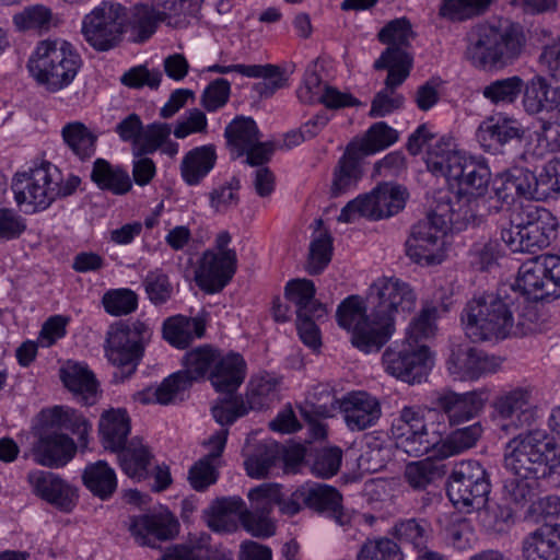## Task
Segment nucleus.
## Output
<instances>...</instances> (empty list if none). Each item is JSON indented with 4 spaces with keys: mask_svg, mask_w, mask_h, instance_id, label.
<instances>
[{
    "mask_svg": "<svg viewBox=\"0 0 560 560\" xmlns=\"http://www.w3.org/2000/svg\"><path fill=\"white\" fill-rule=\"evenodd\" d=\"M486 469L477 460L457 463L447 482V497L459 510H479L486 505L490 493Z\"/></svg>",
    "mask_w": 560,
    "mask_h": 560,
    "instance_id": "nucleus-12",
    "label": "nucleus"
},
{
    "mask_svg": "<svg viewBox=\"0 0 560 560\" xmlns=\"http://www.w3.org/2000/svg\"><path fill=\"white\" fill-rule=\"evenodd\" d=\"M65 143L80 160H89L95 154L97 137L82 122H68L61 129Z\"/></svg>",
    "mask_w": 560,
    "mask_h": 560,
    "instance_id": "nucleus-53",
    "label": "nucleus"
},
{
    "mask_svg": "<svg viewBox=\"0 0 560 560\" xmlns=\"http://www.w3.org/2000/svg\"><path fill=\"white\" fill-rule=\"evenodd\" d=\"M493 408L500 418L516 427L528 423L533 418L532 392L521 387L505 392L495 399Z\"/></svg>",
    "mask_w": 560,
    "mask_h": 560,
    "instance_id": "nucleus-39",
    "label": "nucleus"
},
{
    "mask_svg": "<svg viewBox=\"0 0 560 560\" xmlns=\"http://www.w3.org/2000/svg\"><path fill=\"white\" fill-rule=\"evenodd\" d=\"M125 8L118 3L102 2L82 20V35L97 51L115 48L124 33Z\"/></svg>",
    "mask_w": 560,
    "mask_h": 560,
    "instance_id": "nucleus-16",
    "label": "nucleus"
},
{
    "mask_svg": "<svg viewBox=\"0 0 560 560\" xmlns=\"http://www.w3.org/2000/svg\"><path fill=\"white\" fill-rule=\"evenodd\" d=\"M378 40L388 47L375 60L374 69L384 70L392 66L399 67V60L406 56L409 60L408 71L412 68V56L408 51L413 32L410 22L405 19H395L388 22L378 33Z\"/></svg>",
    "mask_w": 560,
    "mask_h": 560,
    "instance_id": "nucleus-21",
    "label": "nucleus"
},
{
    "mask_svg": "<svg viewBox=\"0 0 560 560\" xmlns=\"http://www.w3.org/2000/svg\"><path fill=\"white\" fill-rule=\"evenodd\" d=\"M219 350L206 345L188 351L184 357V370L179 371L192 384L209 376L214 366Z\"/></svg>",
    "mask_w": 560,
    "mask_h": 560,
    "instance_id": "nucleus-54",
    "label": "nucleus"
},
{
    "mask_svg": "<svg viewBox=\"0 0 560 560\" xmlns=\"http://www.w3.org/2000/svg\"><path fill=\"white\" fill-rule=\"evenodd\" d=\"M559 166V160H550L539 174L527 168L513 167L505 173V183L514 188L517 195L542 201L560 191V179L557 174Z\"/></svg>",
    "mask_w": 560,
    "mask_h": 560,
    "instance_id": "nucleus-19",
    "label": "nucleus"
},
{
    "mask_svg": "<svg viewBox=\"0 0 560 560\" xmlns=\"http://www.w3.org/2000/svg\"><path fill=\"white\" fill-rule=\"evenodd\" d=\"M336 317L341 328L351 331L353 347L364 353L377 352L387 342L375 337L380 325L374 323L372 310L358 295L345 299L337 308Z\"/></svg>",
    "mask_w": 560,
    "mask_h": 560,
    "instance_id": "nucleus-17",
    "label": "nucleus"
},
{
    "mask_svg": "<svg viewBox=\"0 0 560 560\" xmlns=\"http://www.w3.org/2000/svg\"><path fill=\"white\" fill-rule=\"evenodd\" d=\"M408 194L399 185L383 183L368 194H362L349 201L340 211L338 221L354 222L359 218L372 221L397 214L405 208Z\"/></svg>",
    "mask_w": 560,
    "mask_h": 560,
    "instance_id": "nucleus-11",
    "label": "nucleus"
},
{
    "mask_svg": "<svg viewBox=\"0 0 560 560\" xmlns=\"http://www.w3.org/2000/svg\"><path fill=\"white\" fill-rule=\"evenodd\" d=\"M341 413L350 431L374 427L382 416L378 399L366 392H351L341 399Z\"/></svg>",
    "mask_w": 560,
    "mask_h": 560,
    "instance_id": "nucleus-26",
    "label": "nucleus"
},
{
    "mask_svg": "<svg viewBox=\"0 0 560 560\" xmlns=\"http://www.w3.org/2000/svg\"><path fill=\"white\" fill-rule=\"evenodd\" d=\"M246 78L262 79L253 85V91L260 98H269L277 91L288 86L289 77L284 69L279 66L267 65H248Z\"/></svg>",
    "mask_w": 560,
    "mask_h": 560,
    "instance_id": "nucleus-47",
    "label": "nucleus"
},
{
    "mask_svg": "<svg viewBox=\"0 0 560 560\" xmlns=\"http://www.w3.org/2000/svg\"><path fill=\"white\" fill-rule=\"evenodd\" d=\"M394 535L400 541L413 546L418 551L417 560H447L443 555L428 548L431 529L423 520L408 518L397 522Z\"/></svg>",
    "mask_w": 560,
    "mask_h": 560,
    "instance_id": "nucleus-38",
    "label": "nucleus"
},
{
    "mask_svg": "<svg viewBox=\"0 0 560 560\" xmlns=\"http://www.w3.org/2000/svg\"><path fill=\"white\" fill-rule=\"evenodd\" d=\"M246 376V362L235 352L223 354L219 351L209 381L219 393L233 394L242 385Z\"/></svg>",
    "mask_w": 560,
    "mask_h": 560,
    "instance_id": "nucleus-33",
    "label": "nucleus"
},
{
    "mask_svg": "<svg viewBox=\"0 0 560 560\" xmlns=\"http://www.w3.org/2000/svg\"><path fill=\"white\" fill-rule=\"evenodd\" d=\"M131 431L130 418L125 409H110L102 413L98 422L101 443L105 450L118 453L127 446Z\"/></svg>",
    "mask_w": 560,
    "mask_h": 560,
    "instance_id": "nucleus-37",
    "label": "nucleus"
},
{
    "mask_svg": "<svg viewBox=\"0 0 560 560\" xmlns=\"http://www.w3.org/2000/svg\"><path fill=\"white\" fill-rule=\"evenodd\" d=\"M217 151L213 144H205L188 151L180 163V175L189 186H196L208 176L217 163Z\"/></svg>",
    "mask_w": 560,
    "mask_h": 560,
    "instance_id": "nucleus-41",
    "label": "nucleus"
},
{
    "mask_svg": "<svg viewBox=\"0 0 560 560\" xmlns=\"http://www.w3.org/2000/svg\"><path fill=\"white\" fill-rule=\"evenodd\" d=\"M208 542L209 536L202 535L197 544L190 541L167 548L158 560H230L225 553L212 550Z\"/></svg>",
    "mask_w": 560,
    "mask_h": 560,
    "instance_id": "nucleus-55",
    "label": "nucleus"
},
{
    "mask_svg": "<svg viewBox=\"0 0 560 560\" xmlns=\"http://www.w3.org/2000/svg\"><path fill=\"white\" fill-rule=\"evenodd\" d=\"M44 415L50 428L70 431L78 436L80 447L88 446L92 424L81 412L67 406H55Z\"/></svg>",
    "mask_w": 560,
    "mask_h": 560,
    "instance_id": "nucleus-43",
    "label": "nucleus"
},
{
    "mask_svg": "<svg viewBox=\"0 0 560 560\" xmlns=\"http://www.w3.org/2000/svg\"><path fill=\"white\" fill-rule=\"evenodd\" d=\"M81 66L79 52L62 39L39 42L27 65L36 82L51 93L69 86Z\"/></svg>",
    "mask_w": 560,
    "mask_h": 560,
    "instance_id": "nucleus-7",
    "label": "nucleus"
},
{
    "mask_svg": "<svg viewBox=\"0 0 560 560\" xmlns=\"http://www.w3.org/2000/svg\"><path fill=\"white\" fill-rule=\"evenodd\" d=\"M523 106L530 115L542 112L560 114L558 85L551 86L544 77H534L525 89Z\"/></svg>",
    "mask_w": 560,
    "mask_h": 560,
    "instance_id": "nucleus-40",
    "label": "nucleus"
},
{
    "mask_svg": "<svg viewBox=\"0 0 560 560\" xmlns=\"http://www.w3.org/2000/svg\"><path fill=\"white\" fill-rule=\"evenodd\" d=\"M78 445L69 435L51 432L39 438L33 447L36 464L48 468H61L75 455Z\"/></svg>",
    "mask_w": 560,
    "mask_h": 560,
    "instance_id": "nucleus-29",
    "label": "nucleus"
},
{
    "mask_svg": "<svg viewBox=\"0 0 560 560\" xmlns=\"http://www.w3.org/2000/svg\"><path fill=\"white\" fill-rule=\"evenodd\" d=\"M425 163L432 174L445 177L458 188L456 192L441 195L438 200H465V208L471 214L469 223L472 226L478 225L483 217L480 210L485 208V195L491 176L488 165L482 160L457 150L453 140L444 137L429 147Z\"/></svg>",
    "mask_w": 560,
    "mask_h": 560,
    "instance_id": "nucleus-1",
    "label": "nucleus"
},
{
    "mask_svg": "<svg viewBox=\"0 0 560 560\" xmlns=\"http://www.w3.org/2000/svg\"><path fill=\"white\" fill-rule=\"evenodd\" d=\"M81 184L79 176L68 174L49 162L31 170L30 174L18 175L12 184L16 203L26 212L47 209L57 198L72 195Z\"/></svg>",
    "mask_w": 560,
    "mask_h": 560,
    "instance_id": "nucleus-4",
    "label": "nucleus"
},
{
    "mask_svg": "<svg viewBox=\"0 0 560 560\" xmlns=\"http://www.w3.org/2000/svg\"><path fill=\"white\" fill-rule=\"evenodd\" d=\"M444 474V465L428 457L408 463L405 467L404 478L412 489L424 490L435 479L443 477Z\"/></svg>",
    "mask_w": 560,
    "mask_h": 560,
    "instance_id": "nucleus-56",
    "label": "nucleus"
},
{
    "mask_svg": "<svg viewBox=\"0 0 560 560\" xmlns=\"http://www.w3.org/2000/svg\"><path fill=\"white\" fill-rule=\"evenodd\" d=\"M465 57L478 69H503L522 55L526 38L521 26L477 23L466 34Z\"/></svg>",
    "mask_w": 560,
    "mask_h": 560,
    "instance_id": "nucleus-3",
    "label": "nucleus"
},
{
    "mask_svg": "<svg viewBox=\"0 0 560 560\" xmlns=\"http://www.w3.org/2000/svg\"><path fill=\"white\" fill-rule=\"evenodd\" d=\"M528 301H551L560 296V257L545 255L524 262L515 282Z\"/></svg>",
    "mask_w": 560,
    "mask_h": 560,
    "instance_id": "nucleus-13",
    "label": "nucleus"
},
{
    "mask_svg": "<svg viewBox=\"0 0 560 560\" xmlns=\"http://www.w3.org/2000/svg\"><path fill=\"white\" fill-rule=\"evenodd\" d=\"M142 287L148 300L154 306L166 304L174 294L170 277L162 268L149 270L142 279Z\"/></svg>",
    "mask_w": 560,
    "mask_h": 560,
    "instance_id": "nucleus-61",
    "label": "nucleus"
},
{
    "mask_svg": "<svg viewBox=\"0 0 560 560\" xmlns=\"http://www.w3.org/2000/svg\"><path fill=\"white\" fill-rule=\"evenodd\" d=\"M315 285L307 279L291 280L285 285V296L296 307V317L324 316L326 310L315 299Z\"/></svg>",
    "mask_w": 560,
    "mask_h": 560,
    "instance_id": "nucleus-46",
    "label": "nucleus"
},
{
    "mask_svg": "<svg viewBox=\"0 0 560 560\" xmlns=\"http://www.w3.org/2000/svg\"><path fill=\"white\" fill-rule=\"evenodd\" d=\"M489 399L486 389H476L458 394L452 390L442 393L436 398V407L451 425H457L479 417Z\"/></svg>",
    "mask_w": 560,
    "mask_h": 560,
    "instance_id": "nucleus-23",
    "label": "nucleus"
},
{
    "mask_svg": "<svg viewBox=\"0 0 560 560\" xmlns=\"http://www.w3.org/2000/svg\"><path fill=\"white\" fill-rule=\"evenodd\" d=\"M152 334V327L140 319L120 324L108 332L106 340L108 360L117 366L126 368V376L131 375L136 371Z\"/></svg>",
    "mask_w": 560,
    "mask_h": 560,
    "instance_id": "nucleus-14",
    "label": "nucleus"
},
{
    "mask_svg": "<svg viewBox=\"0 0 560 560\" xmlns=\"http://www.w3.org/2000/svg\"><path fill=\"white\" fill-rule=\"evenodd\" d=\"M355 560H404L400 547L386 537L366 539L360 547Z\"/></svg>",
    "mask_w": 560,
    "mask_h": 560,
    "instance_id": "nucleus-64",
    "label": "nucleus"
},
{
    "mask_svg": "<svg viewBox=\"0 0 560 560\" xmlns=\"http://www.w3.org/2000/svg\"><path fill=\"white\" fill-rule=\"evenodd\" d=\"M102 305L110 316H127L137 311L139 296L129 288L109 289L102 296Z\"/></svg>",
    "mask_w": 560,
    "mask_h": 560,
    "instance_id": "nucleus-62",
    "label": "nucleus"
},
{
    "mask_svg": "<svg viewBox=\"0 0 560 560\" xmlns=\"http://www.w3.org/2000/svg\"><path fill=\"white\" fill-rule=\"evenodd\" d=\"M178 521L170 513L133 516L129 530L136 541L141 546H151L153 539L166 540L173 538L178 532Z\"/></svg>",
    "mask_w": 560,
    "mask_h": 560,
    "instance_id": "nucleus-30",
    "label": "nucleus"
},
{
    "mask_svg": "<svg viewBox=\"0 0 560 560\" xmlns=\"http://www.w3.org/2000/svg\"><path fill=\"white\" fill-rule=\"evenodd\" d=\"M508 476L503 481V497L506 501L523 506L534 497L539 476L517 475L514 471H506Z\"/></svg>",
    "mask_w": 560,
    "mask_h": 560,
    "instance_id": "nucleus-57",
    "label": "nucleus"
},
{
    "mask_svg": "<svg viewBox=\"0 0 560 560\" xmlns=\"http://www.w3.org/2000/svg\"><path fill=\"white\" fill-rule=\"evenodd\" d=\"M32 492L61 512L70 513L78 504V489L60 475L48 470L33 469L27 474Z\"/></svg>",
    "mask_w": 560,
    "mask_h": 560,
    "instance_id": "nucleus-20",
    "label": "nucleus"
},
{
    "mask_svg": "<svg viewBox=\"0 0 560 560\" xmlns=\"http://www.w3.org/2000/svg\"><path fill=\"white\" fill-rule=\"evenodd\" d=\"M460 325L471 342H497L512 335L514 318L506 301L485 293L467 301L460 313Z\"/></svg>",
    "mask_w": 560,
    "mask_h": 560,
    "instance_id": "nucleus-6",
    "label": "nucleus"
},
{
    "mask_svg": "<svg viewBox=\"0 0 560 560\" xmlns=\"http://www.w3.org/2000/svg\"><path fill=\"white\" fill-rule=\"evenodd\" d=\"M493 0H443L439 14L453 22H462L482 14Z\"/></svg>",
    "mask_w": 560,
    "mask_h": 560,
    "instance_id": "nucleus-63",
    "label": "nucleus"
},
{
    "mask_svg": "<svg viewBox=\"0 0 560 560\" xmlns=\"http://www.w3.org/2000/svg\"><path fill=\"white\" fill-rule=\"evenodd\" d=\"M118 460L122 471L130 478L142 480L150 475L153 455L141 440L131 439L127 446L118 453Z\"/></svg>",
    "mask_w": 560,
    "mask_h": 560,
    "instance_id": "nucleus-45",
    "label": "nucleus"
},
{
    "mask_svg": "<svg viewBox=\"0 0 560 560\" xmlns=\"http://www.w3.org/2000/svg\"><path fill=\"white\" fill-rule=\"evenodd\" d=\"M361 160L355 144H350L332 170L329 186L330 197H340L358 187L363 175Z\"/></svg>",
    "mask_w": 560,
    "mask_h": 560,
    "instance_id": "nucleus-35",
    "label": "nucleus"
},
{
    "mask_svg": "<svg viewBox=\"0 0 560 560\" xmlns=\"http://www.w3.org/2000/svg\"><path fill=\"white\" fill-rule=\"evenodd\" d=\"M82 480L86 489L101 500L112 498L118 485L115 470L104 460L88 465Z\"/></svg>",
    "mask_w": 560,
    "mask_h": 560,
    "instance_id": "nucleus-48",
    "label": "nucleus"
},
{
    "mask_svg": "<svg viewBox=\"0 0 560 560\" xmlns=\"http://www.w3.org/2000/svg\"><path fill=\"white\" fill-rule=\"evenodd\" d=\"M283 447L275 441H266L256 445L253 453L245 459V468L248 476L262 478L268 475L282 458Z\"/></svg>",
    "mask_w": 560,
    "mask_h": 560,
    "instance_id": "nucleus-51",
    "label": "nucleus"
},
{
    "mask_svg": "<svg viewBox=\"0 0 560 560\" xmlns=\"http://www.w3.org/2000/svg\"><path fill=\"white\" fill-rule=\"evenodd\" d=\"M505 211L509 228H502L501 240L513 253H535L548 247L557 235L558 221L546 208L513 205Z\"/></svg>",
    "mask_w": 560,
    "mask_h": 560,
    "instance_id": "nucleus-5",
    "label": "nucleus"
},
{
    "mask_svg": "<svg viewBox=\"0 0 560 560\" xmlns=\"http://www.w3.org/2000/svg\"><path fill=\"white\" fill-rule=\"evenodd\" d=\"M206 334V320L201 316L189 317L182 314L167 317L162 325V336L172 347L188 348Z\"/></svg>",
    "mask_w": 560,
    "mask_h": 560,
    "instance_id": "nucleus-36",
    "label": "nucleus"
},
{
    "mask_svg": "<svg viewBox=\"0 0 560 560\" xmlns=\"http://www.w3.org/2000/svg\"><path fill=\"white\" fill-rule=\"evenodd\" d=\"M447 305L440 306L427 303L422 306L418 315H416L406 328L405 340L421 343L423 340L433 338L436 334V320L441 312L446 313Z\"/></svg>",
    "mask_w": 560,
    "mask_h": 560,
    "instance_id": "nucleus-50",
    "label": "nucleus"
},
{
    "mask_svg": "<svg viewBox=\"0 0 560 560\" xmlns=\"http://www.w3.org/2000/svg\"><path fill=\"white\" fill-rule=\"evenodd\" d=\"M296 96L303 104H323L330 109L353 107L360 104L350 93L341 92L323 82L320 75L314 69L305 71L296 90Z\"/></svg>",
    "mask_w": 560,
    "mask_h": 560,
    "instance_id": "nucleus-24",
    "label": "nucleus"
},
{
    "mask_svg": "<svg viewBox=\"0 0 560 560\" xmlns=\"http://www.w3.org/2000/svg\"><path fill=\"white\" fill-rule=\"evenodd\" d=\"M384 371L405 383L419 384L431 370L428 346L407 340L393 342L382 354Z\"/></svg>",
    "mask_w": 560,
    "mask_h": 560,
    "instance_id": "nucleus-15",
    "label": "nucleus"
},
{
    "mask_svg": "<svg viewBox=\"0 0 560 560\" xmlns=\"http://www.w3.org/2000/svg\"><path fill=\"white\" fill-rule=\"evenodd\" d=\"M439 417L436 410L405 406L393 420L390 428L397 450L413 457L431 452L441 442V423L435 422Z\"/></svg>",
    "mask_w": 560,
    "mask_h": 560,
    "instance_id": "nucleus-9",
    "label": "nucleus"
},
{
    "mask_svg": "<svg viewBox=\"0 0 560 560\" xmlns=\"http://www.w3.org/2000/svg\"><path fill=\"white\" fill-rule=\"evenodd\" d=\"M155 7L140 3L133 5L129 14L125 16V24L129 27V31L135 43L147 42L158 28V25L162 23Z\"/></svg>",
    "mask_w": 560,
    "mask_h": 560,
    "instance_id": "nucleus-49",
    "label": "nucleus"
},
{
    "mask_svg": "<svg viewBox=\"0 0 560 560\" xmlns=\"http://www.w3.org/2000/svg\"><path fill=\"white\" fill-rule=\"evenodd\" d=\"M524 560H558L560 558V524L544 525L522 541Z\"/></svg>",
    "mask_w": 560,
    "mask_h": 560,
    "instance_id": "nucleus-34",
    "label": "nucleus"
},
{
    "mask_svg": "<svg viewBox=\"0 0 560 560\" xmlns=\"http://www.w3.org/2000/svg\"><path fill=\"white\" fill-rule=\"evenodd\" d=\"M398 132L385 121L373 124L366 131L359 145H355L361 158L383 151L397 142Z\"/></svg>",
    "mask_w": 560,
    "mask_h": 560,
    "instance_id": "nucleus-58",
    "label": "nucleus"
},
{
    "mask_svg": "<svg viewBox=\"0 0 560 560\" xmlns=\"http://www.w3.org/2000/svg\"><path fill=\"white\" fill-rule=\"evenodd\" d=\"M244 511L245 503L241 498L219 499L211 505L209 526L217 532H232L236 528V518L242 521Z\"/></svg>",
    "mask_w": 560,
    "mask_h": 560,
    "instance_id": "nucleus-52",
    "label": "nucleus"
},
{
    "mask_svg": "<svg viewBox=\"0 0 560 560\" xmlns=\"http://www.w3.org/2000/svg\"><path fill=\"white\" fill-rule=\"evenodd\" d=\"M465 200H436L435 207L424 220L412 226L406 242V253L417 264H441L445 257V235L447 231H462L469 225L470 210L465 208Z\"/></svg>",
    "mask_w": 560,
    "mask_h": 560,
    "instance_id": "nucleus-2",
    "label": "nucleus"
},
{
    "mask_svg": "<svg viewBox=\"0 0 560 560\" xmlns=\"http://www.w3.org/2000/svg\"><path fill=\"white\" fill-rule=\"evenodd\" d=\"M60 380L75 399L85 406H93L98 397V382L84 363L67 361L59 370Z\"/></svg>",
    "mask_w": 560,
    "mask_h": 560,
    "instance_id": "nucleus-32",
    "label": "nucleus"
},
{
    "mask_svg": "<svg viewBox=\"0 0 560 560\" xmlns=\"http://www.w3.org/2000/svg\"><path fill=\"white\" fill-rule=\"evenodd\" d=\"M91 180L101 189L121 196L130 191L131 178L126 168L113 165L105 159H96L91 172Z\"/></svg>",
    "mask_w": 560,
    "mask_h": 560,
    "instance_id": "nucleus-44",
    "label": "nucleus"
},
{
    "mask_svg": "<svg viewBox=\"0 0 560 560\" xmlns=\"http://www.w3.org/2000/svg\"><path fill=\"white\" fill-rule=\"evenodd\" d=\"M446 365L454 378L477 380L495 372L501 365V360L477 348L457 345L452 348Z\"/></svg>",
    "mask_w": 560,
    "mask_h": 560,
    "instance_id": "nucleus-22",
    "label": "nucleus"
},
{
    "mask_svg": "<svg viewBox=\"0 0 560 560\" xmlns=\"http://www.w3.org/2000/svg\"><path fill=\"white\" fill-rule=\"evenodd\" d=\"M277 381L269 375L253 377L247 386L245 404L249 410L268 408L277 398Z\"/></svg>",
    "mask_w": 560,
    "mask_h": 560,
    "instance_id": "nucleus-59",
    "label": "nucleus"
},
{
    "mask_svg": "<svg viewBox=\"0 0 560 560\" xmlns=\"http://www.w3.org/2000/svg\"><path fill=\"white\" fill-rule=\"evenodd\" d=\"M441 442H439V444L432 448V456L440 460L458 455L474 447L483 431L480 422H475L470 425L453 431L445 439H443L445 433V424L441 423Z\"/></svg>",
    "mask_w": 560,
    "mask_h": 560,
    "instance_id": "nucleus-42",
    "label": "nucleus"
},
{
    "mask_svg": "<svg viewBox=\"0 0 560 560\" xmlns=\"http://www.w3.org/2000/svg\"><path fill=\"white\" fill-rule=\"evenodd\" d=\"M408 66L409 60L404 56L399 60L398 68L396 66L385 68L387 70L385 86L375 94L369 113L370 117H385L402 107L405 97L396 89L409 77Z\"/></svg>",
    "mask_w": 560,
    "mask_h": 560,
    "instance_id": "nucleus-28",
    "label": "nucleus"
},
{
    "mask_svg": "<svg viewBox=\"0 0 560 560\" xmlns=\"http://www.w3.org/2000/svg\"><path fill=\"white\" fill-rule=\"evenodd\" d=\"M302 486L306 508L326 513L341 527H347L351 523V513L343 509L342 495L336 488L318 482H305Z\"/></svg>",
    "mask_w": 560,
    "mask_h": 560,
    "instance_id": "nucleus-27",
    "label": "nucleus"
},
{
    "mask_svg": "<svg viewBox=\"0 0 560 560\" xmlns=\"http://www.w3.org/2000/svg\"><path fill=\"white\" fill-rule=\"evenodd\" d=\"M366 303L372 310L374 323L380 325L375 337L380 341H388L395 332L396 316L415 310L417 294L404 280L395 276H382L370 284Z\"/></svg>",
    "mask_w": 560,
    "mask_h": 560,
    "instance_id": "nucleus-8",
    "label": "nucleus"
},
{
    "mask_svg": "<svg viewBox=\"0 0 560 560\" xmlns=\"http://www.w3.org/2000/svg\"><path fill=\"white\" fill-rule=\"evenodd\" d=\"M523 84V80L517 75L498 79L486 85L481 94L493 105H509L518 98Z\"/></svg>",
    "mask_w": 560,
    "mask_h": 560,
    "instance_id": "nucleus-60",
    "label": "nucleus"
},
{
    "mask_svg": "<svg viewBox=\"0 0 560 560\" xmlns=\"http://www.w3.org/2000/svg\"><path fill=\"white\" fill-rule=\"evenodd\" d=\"M224 137L232 152L237 158L245 155L250 166L264 165L273 154V145L261 141V135L255 120L237 116L225 128Z\"/></svg>",
    "mask_w": 560,
    "mask_h": 560,
    "instance_id": "nucleus-18",
    "label": "nucleus"
},
{
    "mask_svg": "<svg viewBox=\"0 0 560 560\" xmlns=\"http://www.w3.org/2000/svg\"><path fill=\"white\" fill-rule=\"evenodd\" d=\"M237 256L235 252L215 253L208 249L202 254L197 270L199 284L209 292L222 290L236 271Z\"/></svg>",
    "mask_w": 560,
    "mask_h": 560,
    "instance_id": "nucleus-25",
    "label": "nucleus"
},
{
    "mask_svg": "<svg viewBox=\"0 0 560 560\" xmlns=\"http://www.w3.org/2000/svg\"><path fill=\"white\" fill-rule=\"evenodd\" d=\"M523 131L514 118L493 115L482 120L476 131V139L485 151L497 153L513 139L521 138Z\"/></svg>",
    "mask_w": 560,
    "mask_h": 560,
    "instance_id": "nucleus-31",
    "label": "nucleus"
},
{
    "mask_svg": "<svg viewBox=\"0 0 560 560\" xmlns=\"http://www.w3.org/2000/svg\"><path fill=\"white\" fill-rule=\"evenodd\" d=\"M557 442L545 430H530L520 433L505 445L504 468L517 475L539 476L547 479Z\"/></svg>",
    "mask_w": 560,
    "mask_h": 560,
    "instance_id": "nucleus-10",
    "label": "nucleus"
}]
</instances>
